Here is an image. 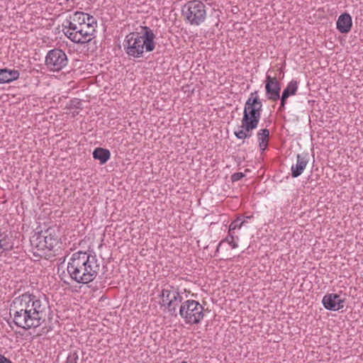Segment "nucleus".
Instances as JSON below:
<instances>
[{
  "mask_svg": "<svg viewBox=\"0 0 363 363\" xmlns=\"http://www.w3.org/2000/svg\"><path fill=\"white\" fill-rule=\"evenodd\" d=\"M252 217H253L252 215H250V216H246L245 218L246 219H251Z\"/></svg>",
  "mask_w": 363,
  "mask_h": 363,
  "instance_id": "33",
  "label": "nucleus"
},
{
  "mask_svg": "<svg viewBox=\"0 0 363 363\" xmlns=\"http://www.w3.org/2000/svg\"><path fill=\"white\" fill-rule=\"evenodd\" d=\"M309 161V156L308 153L298 154L296 156V163L291 166V176L296 178L300 176Z\"/></svg>",
  "mask_w": 363,
  "mask_h": 363,
  "instance_id": "14",
  "label": "nucleus"
},
{
  "mask_svg": "<svg viewBox=\"0 0 363 363\" xmlns=\"http://www.w3.org/2000/svg\"><path fill=\"white\" fill-rule=\"evenodd\" d=\"M161 296L163 302L167 303L169 312L172 315L177 316L176 307L173 306L174 302H182V296L179 292L172 286L167 285L162 290Z\"/></svg>",
  "mask_w": 363,
  "mask_h": 363,
  "instance_id": "8",
  "label": "nucleus"
},
{
  "mask_svg": "<svg viewBox=\"0 0 363 363\" xmlns=\"http://www.w3.org/2000/svg\"><path fill=\"white\" fill-rule=\"evenodd\" d=\"M257 140L259 142V147L261 150L264 151L267 149L268 145V140L269 138V130L267 128L261 129L257 134Z\"/></svg>",
  "mask_w": 363,
  "mask_h": 363,
  "instance_id": "20",
  "label": "nucleus"
},
{
  "mask_svg": "<svg viewBox=\"0 0 363 363\" xmlns=\"http://www.w3.org/2000/svg\"><path fill=\"white\" fill-rule=\"evenodd\" d=\"M144 30L142 35L139 33L133 32L125 36L123 43L124 50L129 56L135 58L143 56L144 50L146 52H152L155 48L154 41L155 35L147 26H143Z\"/></svg>",
  "mask_w": 363,
  "mask_h": 363,
  "instance_id": "3",
  "label": "nucleus"
},
{
  "mask_svg": "<svg viewBox=\"0 0 363 363\" xmlns=\"http://www.w3.org/2000/svg\"><path fill=\"white\" fill-rule=\"evenodd\" d=\"M89 18H95L93 16H91L88 13L82 11H76L74 13L72 16H69V19H67L69 21H72L77 24L84 25L87 23V21Z\"/></svg>",
  "mask_w": 363,
  "mask_h": 363,
  "instance_id": "19",
  "label": "nucleus"
},
{
  "mask_svg": "<svg viewBox=\"0 0 363 363\" xmlns=\"http://www.w3.org/2000/svg\"><path fill=\"white\" fill-rule=\"evenodd\" d=\"M224 241L228 242V244L232 247V248L238 247V244L235 242V237L233 235V233H229V236L226 237Z\"/></svg>",
  "mask_w": 363,
  "mask_h": 363,
  "instance_id": "24",
  "label": "nucleus"
},
{
  "mask_svg": "<svg viewBox=\"0 0 363 363\" xmlns=\"http://www.w3.org/2000/svg\"><path fill=\"white\" fill-rule=\"evenodd\" d=\"M257 93H258L257 91L252 92L248 99H255V96H258Z\"/></svg>",
  "mask_w": 363,
  "mask_h": 363,
  "instance_id": "30",
  "label": "nucleus"
},
{
  "mask_svg": "<svg viewBox=\"0 0 363 363\" xmlns=\"http://www.w3.org/2000/svg\"><path fill=\"white\" fill-rule=\"evenodd\" d=\"M298 89V82L296 80H291L286 87L282 91V94L286 97L295 95Z\"/></svg>",
  "mask_w": 363,
  "mask_h": 363,
  "instance_id": "21",
  "label": "nucleus"
},
{
  "mask_svg": "<svg viewBox=\"0 0 363 363\" xmlns=\"http://www.w3.org/2000/svg\"><path fill=\"white\" fill-rule=\"evenodd\" d=\"M345 300L337 294H325L322 300L323 306L329 311H339L344 307Z\"/></svg>",
  "mask_w": 363,
  "mask_h": 363,
  "instance_id": "11",
  "label": "nucleus"
},
{
  "mask_svg": "<svg viewBox=\"0 0 363 363\" xmlns=\"http://www.w3.org/2000/svg\"><path fill=\"white\" fill-rule=\"evenodd\" d=\"M258 124L245 121L241 120V128L242 130H239L234 132L235 136L238 139L245 140L252 136V130L257 128Z\"/></svg>",
  "mask_w": 363,
  "mask_h": 363,
  "instance_id": "15",
  "label": "nucleus"
},
{
  "mask_svg": "<svg viewBox=\"0 0 363 363\" xmlns=\"http://www.w3.org/2000/svg\"><path fill=\"white\" fill-rule=\"evenodd\" d=\"M82 25L77 24L72 21L66 20L62 24L63 32L65 35L73 43H77V39L79 38L78 33L80 32V29Z\"/></svg>",
  "mask_w": 363,
  "mask_h": 363,
  "instance_id": "13",
  "label": "nucleus"
},
{
  "mask_svg": "<svg viewBox=\"0 0 363 363\" xmlns=\"http://www.w3.org/2000/svg\"><path fill=\"white\" fill-rule=\"evenodd\" d=\"M262 111V103L259 96L255 99H247L245 104L242 121L259 124Z\"/></svg>",
  "mask_w": 363,
  "mask_h": 363,
  "instance_id": "7",
  "label": "nucleus"
},
{
  "mask_svg": "<svg viewBox=\"0 0 363 363\" xmlns=\"http://www.w3.org/2000/svg\"><path fill=\"white\" fill-rule=\"evenodd\" d=\"M281 84L276 77L267 75L265 80L266 96L268 100L277 101L280 99Z\"/></svg>",
  "mask_w": 363,
  "mask_h": 363,
  "instance_id": "10",
  "label": "nucleus"
},
{
  "mask_svg": "<svg viewBox=\"0 0 363 363\" xmlns=\"http://www.w3.org/2000/svg\"><path fill=\"white\" fill-rule=\"evenodd\" d=\"M245 223V220H242L240 218L233 221L229 226V233H233V231L236 228H241V227Z\"/></svg>",
  "mask_w": 363,
  "mask_h": 363,
  "instance_id": "22",
  "label": "nucleus"
},
{
  "mask_svg": "<svg viewBox=\"0 0 363 363\" xmlns=\"http://www.w3.org/2000/svg\"><path fill=\"white\" fill-rule=\"evenodd\" d=\"M97 22L95 18H89L87 23L82 26L80 32L78 33V44H85L90 42L96 33Z\"/></svg>",
  "mask_w": 363,
  "mask_h": 363,
  "instance_id": "9",
  "label": "nucleus"
},
{
  "mask_svg": "<svg viewBox=\"0 0 363 363\" xmlns=\"http://www.w3.org/2000/svg\"><path fill=\"white\" fill-rule=\"evenodd\" d=\"M52 313L45 297H38L28 293L16 297L9 308L13 323L26 330L39 327L47 317L50 322Z\"/></svg>",
  "mask_w": 363,
  "mask_h": 363,
  "instance_id": "1",
  "label": "nucleus"
},
{
  "mask_svg": "<svg viewBox=\"0 0 363 363\" xmlns=\"http://www.w3.org/2000/svg\"><path fill=\"white\" fill-rule=\"evenodd\" d=\"M179 315L186 324H199L204 316V308L195 300H186L182 302Z\"/></svg>",
  "mask_w": 363,
  "mask_h": 363,
  "instance_id": "5",
  "label": "nucleus"
},
{
  "mask_svg": "<svg viewBox=\"0 0 363 363\" xmlns=\"http://www.w3.org/2000/svg\"><path fill=\"white\" fill-rule=\"evenodd\" d=\"M37 240H38V243L36 247L40 250H44L45 249L52 250L58 243V237L55 235H52L49 230L45 233V235H38Z\"/></svg>",
  "mask_w": 363,
  "mask_h": 363,
  "instance_id": "12",
  "label": "nucleus"
},
{
  "mask_svg": "<svg viewBox=\"0 0 363 363\" xmlns=\"http://www.w3.org/2000/svg\"><path fill=\"white\" fill-rule=\"evenodd\" d=\"M0 363H12V362L0 353Z\"/></svg>",
  "mask_w": 363,
  "mask_h": 363,
  "instance_id": "28",
  "label": "nucleus"
},
{
  "mask_svg": "<svg viewBox=\"0 0 363 363\" xmlns=\"http://www.w3.org/2000/svg\"><path fill=\"white\" fill-rule=\"evenodd\" d=\"M352 26V17L348 13L341 14L336 22L337 29L341 33H347Z\"/></svg>",
  "mask_w": 363,
  "mask_h": 363,
  "instance_id": "16",
  "label": "nucleus"
},
{
  "mask_svg": "<svg viewBox=\"0 0 363 363\" xmlns=\"http://www.w3.org/2000/svg\"><path fill=\"white\" fill-rule=\"evenodd\" d=\"M245 177V174L242 172H236L232 174L231 179L233 182H238Z\"/></svg>",
  "mask_w": 363,
  "mask_h": 363,
  "instance_id": "27",
  "label": "nucleus"
},
{
  "mask_svg": "<svg viewBox=\"0 0 363 363\" xmlns=\"http://www.w3.org/2000/svg\"><path fill=\"white\" fill-rule=\"evenodd\" d=\"M19 72L7 68L0 69V84L10 83L19 77Z\"/></svg>",
  "mask_w": 363,
  "mask_h": 363,
  "instance_id": "17",
  "label": "nucleus"
},
{
  "mask_svg": "<svg viewBox=\"0 0 363 363\" xmlns=\"http://www.w3.org/2000/svg\"><path fill=\"white\" fill-rule=\"evenodd\" d=\"M53 328H54L53 325H49L48 329L47 330V331L52 330L53 329Z\"/></svg>",
  "mask_w": 363,
  "mask_h": 363,
  "instance_id": "32",
  "label": "nucleus"
},
{
  "mask_svg": "<svg viewBox=\"0 0 363 363\" xmlns=\"http://www.w3.org/2000/svg\"><path fill=\"white\" fill-rule=\"evenodd\" d=\"M288 99V97H286V96H284V94H281V96H280V104H281L282 106L283 105H286V99Z\"/></svg>",
  "mask_w": 363,
  "mask_h": 363,
  "instance_id": "29",
  "label": "nucleus"
},
{
  "mask_svg": "<svg viewBox=\"0 0 363 363\" xmlns=\"http://www.w3.org/2000/svg\"><path fill=\"white\" fill-rule=\"evenodd\" d=\"M184 20L191 26H199L206 18V9L203 3L194 0L186 3L182 9Z\"/></svg>",
  "mask_w": 363,
  "mask_h": 363,
  "instance_id": "4",
  "label": "nucleus"
},
{
  "mask_svg": "<svg viewBox=\"0 0 363 363\" xmlns=\"http://www.w3.org/2000/svg\"><path fill=\"white\" fill-rule=\"evenodd\" d=\"M101 269L100 262L94 253L86 251L74 252L67 263V271L78 284H89L94 281Z\"/></svg>",
  "mask_w": 363,
  "mask_h": 363,
  "instance_id": "2",
  "label": "nucleus"
},
{
  "mask_svg": "<svg viewBox=\"0 0 363 363\" xmlns=\"http://www.w3.org/2000/svg\"><path fill=\"white\" fill-rule=\"evenodd\" d=\"M92 155L94 159L99 160L101 164H106L111 157L110 151L102 147H96Z\"/></svg>",
  "mask_w": 363,
  "mask_h": 363,
  "instance_id": "18",
  "label": "nucleus"
},
{
  "mask_svg": "<svg viewBox=\"0 0 363 363\" xmlns=\"http://www.w3.org/2000/svg\"><path fill=\"white\" fill-rule=\"evenodd\" d=\"M6 235L0 233V250H7V248L6 247Z\"/></svg>",
  "mask_w": 363,
  "mask_h": 363,
  "instance_id": "25",
  "label": "nucleus"
},
{
  "mask_svg": "<svg viewBox=\"0 0 363 363\" xmlns=\"http://www.w3.org/2000/svg\"><path fill=\"white\" fill-rule=\"evenodd\" d=\"M284 109H285V105L282 106L281 104H280V106L279 108V111H283Z\"/></svg>",
  "mask_w": 363,
  "mask_h": 363,
  "instance_id": "31",
  "label": "nucleus"
},
{
  "mask_svg": "<svg viewBox=\"0 0 363 363\" xmlns=\"http://www.w3.org/2000/svg\"><path fill=\"white\" fill-rule=\"evenodd\" d=\"M181 363H187V362H185V361H183V362H182Z\"/></svg>",
  "mask_w": 363,
  "mask_h": 363,
  "instance_id": "34",
  "label": "nucleus"
},
{
  "mask_svg": "<svg viewBox=\"0 0 363 363\" xmlns=\"http://www.w3.org/2000/svg\"><path fill=\"white\" fill-rule=\"evenodd\" d=\"M68 57L64 50L55 48L49 50L45 56V65L53 72H60L68 64Z\"/></svg>",
  "mask_w": 363,
  "mask_h": 363,
  "instance_id": "6",
  "label": "nucleus"
},
{
  "mask_svg": "<svg viewBox=\"0 0 363 363\" xmlns=\"http://www.w3.org/2000/svg\"><path fill=\"white\" fill-rule=\"evenodd\" d=\"M70 106H71V107L78 108V109L82 108V103L81 100H79L78 99H74L72 100Z\"/></svg>",
  "mask_w": 363,
  "mask_h": 363,
  "instance_id": "26",
  "label": "nucleus"
},
{
  "mask_svg": "<svg viewBox=\"0 0 363 363\" xmlns=\"http://www.w3.org/2000/svg\"><path fill=\"white\" fill-rule=\"evenodd\" d=\"M79 351H71L67 358L66 363H78Z\"/></svg>",
  "mask_w": 363,
  "mask_h": 363,
  "instance_id": "23",
  "label": "nucleus"
}]
</instances>
